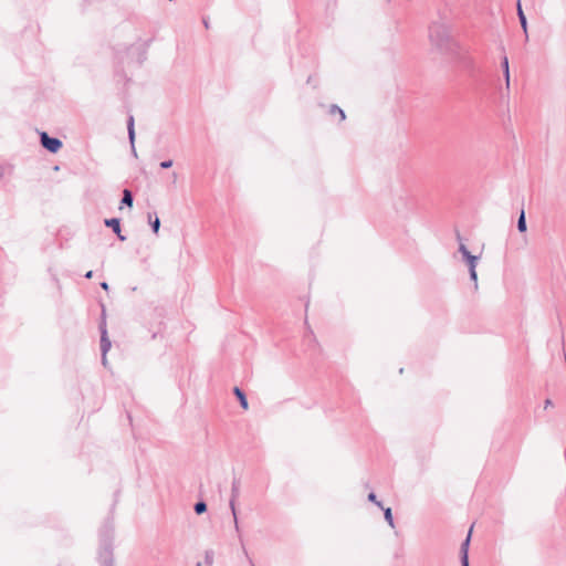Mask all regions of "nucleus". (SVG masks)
I'll return each instance as SVG.
<instances>
[{
  "instance_id": "nucleus-1",
  "label": "nucleus",
  "mask_w": 566,
  "mask_h": 566,
  "mask_svg": "<svg viewBox=\"0 0 566 566\" xmlns=\"http://www.w3.org/2000/svg\"><path fill=\"white\" fill-rule=\"evenodd\" d=\"M153 39L142 40L138 39L135 43L116 49L115 59L118 64L127 66L140 67L147 60L148 50Z\"/></svg>"
},
{
  "instance_id": "nucleus-2",
  "label": "nucleus",
  "mask_w": 566,
  "mask_h": 566,
  "mask_svg": "<svg viewBox=\"0 0 566 566\" xmlns=\"http://www.w3.org/2000/svg\"><path fill=\"white\" fill-rule=\"evenodd\" d=\"M429 39L431 44L442 52L450 51L452 48L450 30L444 23L433 22L429 27Z\"/></svg>"
},
{
  "instance_id": "nucleus-3",
  "label": "nucleus",
  "mask_w": 566,
  "mask_h": 566,
  "mask_svg": "<svg viewBox=\"0 0 566 566\" xmlns=\"http://www.w3.org/2000/svg\"><path fill=\"white\" fill-rule=\"evenodd\" d=\"M99 331H101V339H99L101 361H102L103 366H106V306L103 303H101Z\"/></svg>"
},
{
  "instance_id": "nucleus-4",
  "label": "nucleus",
  "mask_w": 566,
  "mask_h": 566,
  "mask_svg": "<svg viewBox=\"0 0 566 566\" xmlns=\"http://www.w3.org/2000/svg\"><path fill=\"white\" fill-rule=\"evenodd\" d=\"M239 495H240V481L238 479H233V481L231 483V497H230L229 505H230V509L233 514L234 526H235L237 532H239V522H238V517H237L235 501L238 500Z\"/></svg>"
},
{
  "instance_id": "nucleus-5",
  "label": "nucleus",
  "mask_w": 566,
  "mask_h": 566,
  "mask_svg": "<svg viewBox=\"0 0 566 566\" xmlns=\"http://www.w3.org/2000/svg\"><path fill=\"white\" fill-rule=\"evenodd\" d=\"M40 142L43 148L53 154L62 148V142L59 138L50 137L45 132L40 134Z\"/></svg>"
},
{
  "instance_id": "nucleus-6",
  "label": "nucleus",
  "mask_w": 566,
  "mask_h": 566,
  "mask_svg": "<svg viewBox=\"0 0 566 566\" xmlns=\"http://www.w3.org/2000/svg\"><path fill=\"white\" fill-rule=\"evenodd\" d=\"M471 532H472V527L470 528L467 538L461 544L460 555H461V565L462 566H470L469 565V546H470V539H471Z\"/></svg>"
},
{
  "instance_id": "nucleus-7",
  "label": "nucleus",
  "mask_w": 566,
  "mask_h": 566,
  "mask_svg": "<svg viewBox=\"0 0 566 566\" xmlns=\"http://www.w3.org/2000/svg\"><path fill=\"white\" fill-rule=\"evenodd\" d=\"M127 134L128 139L132 146V151L136 156V149H135V119L132 114L127 117Z\"/></svg>"
},
{
  "instance_id": "nucleus-8",
  "label": "nucleus",
  "mask_w": 566,
  "mask_h": 566,
  "mask_svg": "<svg viewBox=\"0 0 566 566\" xmlns=\"http://www.w3.org/2000/svg\"><path fill=\"white\" fill-rule=\"evenodd\" d=\"M108 228H111L112 231L117 234L120 241L126 240V237L120 233V220L118 218L108 219Z\"/></svg>"
},
{
  "instance_id": "nucleus-9",
  "label": "nucleus",
  "mask_w": 566,
  "mask_h": 566,
  "mask_svg": "<svg viewBox=\"0 0 566 566\" xmlns=\"http://www.w3.org/2000/svg\"><path fill=\"white\" fill-rule=\"evenodd\" d=\"M233 394L234 396L238 398L239 402H240V406L247 410L248 407H249V403H248V399H247V395L245 392L239 388V387H234L233 388Z\"/></svg>"
},
{
  "instance_id": "nucleus-10",
  "label": "nucleus",
  "mask_w": 566,
  "mask_h": 566,
  "mask_svg": "<svg viewBox=\"0 0 566 566\" xmlns=\"http://www.w3.org/2000/svg\"><path fill=\"white\" fill-rule=\"evenodd\" d=\"M148 222L154 233H158L160 228V220L156 212H148Z\"/></svg>"
},
{
  "instance_id": "nucleus-11",
  "label": "nucleus",
  "mask_w": 566,
  "mask_h": 566,
  "mask_svg": "<svg viewBox=\"0 0 566 566\" xmlns=\"http://www.w3.org/2000/svg\"><path fill=\"white\" fill-rule=\"evenodd\" d=\"M517 15L521 23V27L523 28L524 32H527V20L526 17L522 10L521 0H517Z\"/></svg>"
},
{
  "instance_id": "nucleus-12",
  "label": "nucleus",
  "mask_w": 566,
  "mask_h": 566,
  "mask_svg": "<svg viewBox=\"0 0 566 566\" xmlns=\"http://www.w3.org/2000/svg\"><path fill=\"white\" fill-rule=\"evenodd\" d=\"M134 201L133 192L128 189L123 191L122 205L132 207Z\"/></svg>"
},
{
  "instance_id": "nucleus-13",
  "label": "nucleus",
  "mask_w": 566,
  "mask_h": 566,
  "mask_svg": "<svg viewBox=\"0 0 566 566\" xmlns=\"http://www.w3.org/2000/svg\"><path fill=\"white\" fill-rule=\"evenodd\" d=\"M517 230L520 232H525L527 230L524 209H521V212H520V216L517 219Z\"/></svg>"
},
{
  "instance_id": "nucleus-14",
  "label": "nucleus",
  "mask_w": 566,
  "mask_h": 566,
  "mask_svg": "<svg viewBox=\"0 0 566 566\" xmlns=\"http://www.w3.org/2000/svg\"><path fill=\"white\" fill-rule=\"evenodd\" d=\"M479 256L473 254H468L465 258V262L468 264L469 270L476 269Z\"/></svg>"
},
{
  "instance_id": "nucleus-15",
  "label": "nucleus",
  "mask_w": 566,
  "mask_h": 566,
  "mask_svg": "<svg viewBox=\"0 0 566 566\" xmlns=\"http://www.w3.org/2000/svg\"><path fill=\"white\" fill-rule=\"evenodd\" d=\"M382 510H384L385 520L394 528L395 527V522H394L391 509L390 507H387V509L382 507Z\"/></svg>"
},
{
  "instance_id": "nucleus-16",
  "label": "nucleus",
  "mask_w": 566,
  "mask_h": 566,
  "mask_svg": "<svg viewBox=\"0 0 566 566\" xmlns=\"http://www.w3.org/2000/svg\"><path fill=\"white\" fill-rule=\"evenodd\" d=\"M214 559V552L212 549H207L205 552V565L212 566Z\"/></svg>"
},
{
  "instance_id": "nucleus-17",
  "label": "nucleus",
  "mask_w": 566,
  "mask_h": 566,
  "mask_svg": "<svg viewBox=\"0 0 566 566\" xmlns=\"http://www.w3.org/2000/svg\"><path fill=\"white\" fill-rule=\"evenodd\" d=\"M193 510L196 514L200 515L207 511V503L205 501H198L195 504Z\"/></svg>"
},
{
  "instance_id": "nucleus-18",
  "label": "nucleus",
  "mask_w": 566,
  "mask_h": 566,
  "mask_svg": "<svg viewBox=\"0 0 566 566\" xmlns=\"http://www.w3.org/2000/svg\"><path fill=\"white\" fill-rule=\"evenodd\" d=\"M334 113L339 114V120L340 122H343L345 119V117H346L345 116V112L342 108H339L337 105H332L331 106V114H334Z\"/></svg>"
},
{
  "instance_id": "nucleus-19",
  "label": "nucleus",
  "mask_w": 566,
  "mask_h": 566,
  "mask_svg": "<svg viewBox=\"0 0 566 566\" xmlns=\"http://www.w3.org/2000/svg\"><path fill=\"white\" fill-rule=\"evenodd\" d=\"M501 67L503 70V73L510 72L509 59L506 55H503V57H502Z\"/></svg>"
},
{
  "instance_id": "nucleus-20",
  "label": "nucleus",
  "mask_w": 566,
  "mask_h": 566,
  "mask_svg": "<svg viewBox=\"0 0 566 566\" xmlns=\"http://www.w3.org/2000/svg\"><path fill=\"white\" fill-rule=\"evenodd\" d=\"M368 501L375 503L377 506H379L380 509H382V503L380 501L377 500V496L374 492H370L368 494Z\"/></svg>"
},
{
  "instance_id": "nucleus-21",
  "label": "nucleus",
  "mask_w": 566,
  "mask_h": 566,
  "mask_svg": "<svg viewBox=\"0 0 566 566\" xmlns=\"http://www.w3.org/2000/svg\"><path fill=\"white\" fill-rule=\"evenodd\" d=\"M459 252L462 254L464 260L468 256V254H471L470 251L468 250V248L465 247V244H463V243H460Z\"/></svg>"
},
{
  "instance_id": "nucleus-22",
  "label": "nucleus",
  "mask_w": 566,
  "mask_h": 566,
  "mask_svg": "<svg viewBox=\"0 0 566 566\" xmlns=\"http://www.w3.org/2000/svg\"><path fill=\"white\" fill-rule=\"evenodd\" d=\"M469 273H470V279L471 281L474 282V286L478 287V274H476V270L475 269H472V270H469Z\"/></svg>"
},
{
  "instance_id": "nucleus-23",
  "label": "nucleus",
  "mask_w": 566,
  "mask_h": 566,
  "mask_svg": "<svg viewBox=\"0 0 566 566\" xmlns=\"http://www.w3.org/2000/svg\"><path fill=\"white\" fill-rule=\"evenodd\" d=\"M172 160L171 159H167V160H164L160 163V168L163 169H168L172 166Z\"/></svg>"
},
{
  "instance_id": "nucleus-24",
  "label": "nucleus",
  "mask_w": 566,
  "mask_h": 566,
  "mask_svg": "<svg viewBox=\"0 0 566 566\" xmlns=\"http://www.w3.org/2000/svg\"><path fill=\"white\" fill-rule=\"evenodd\" d=\"M503 75L505 78V87H506V90H510V72L503 73Z\"/></svg>"
},
{
  "instance_id": "nucleus-25",
  "label": "nucleus",
  "mask_w": 566,
  "mask_h": 566,
  "mask_svg": "<svg viewBox=\"0 0 566 566\" xmlns=\"http://www.w3.org/2000/svg\"><path fill=\"white\" fill-rule=\"evenodd\" d=\"M4 176V168L2 166H0V180L3 178Z\"/></svg>"
},
{
  "instance_id": "nucleus-26",
  "label": "nucleus",
  "mask_w": 566,
  "mask_h": 566,
  "mask_svg": "<svg viewBox=\"0 0 566 566\" xmlns=\"http://www.w3.org/2000/svg\"><path fill=\"white\" fill-rule=\"evenodd\" d=\"M552 405H553V402H552V400H551V399H546V400H545V408H547V407H549V406H552Z\"/></svg>"
},
{
  "instance_id": "nucleus-27",
  "label": "nucleus",
  "mask_w": 566,
  "mask_h": 566,
  "mask_svg": "<svg viewBox=\"0 0 566 566\" xmlns=\"http://www.w3.org/2000/svg\"><path fill=\"white\" fill-rule=\"evenodd\" d=\"M101 287L106 291V287H107L106 281L101 282Z\"/></svg>"
},
{
  "instance_id": "nucleus-28",
  "label": "nucleus",
  "mask_w": 566,
  "mask_h": 566,
  "mask_svg": "<svg viewBox=\"0 0 566 566\" xmlns=\"http://www.w3.org/2000/svg\"><path fill=\"white\" fill-rule=\"evenodd\" d=\"M92 274H93V272H92V271H88V272L85 274V277L90 279V277H92Z\"/></svg>"
},
{
  "instance_id": "nucleus-29",
  "label": "nucleus",
  "mask_w": 566,
  "mask_h": 566,
  "mask_svg": "<svg viewBox=\"0 0 566 566\" xmlns=\"http://www.w3.org/2000/svg\"><path fill=\"white\" fill-rule=\"evenodd\" d=\"M107 346H108V350H109V349H111V347H112V343H111V340H109V339H108Z\"/></svg>"
},
{
  "instance_id": "nucleus-30",
  "label": "nucleus",
  "mask_w": 566,
  "mask_h": 566,
  "mask_svg": "<svg viewBox=\"0 0 566 566\" xmlns=\"http://www.w3.org/2000/svg\"><path fill=\"white\" fill-rule=\"evenodd\" d=\"M125 82H130V78L126 77L125 75L123 76Z\"/></svg>"
},
{
  "instance_id": "nucleus-31",
  "label": "nucleus",
  "mask_w": 566,
  "mask_h": 566,
  "mask_svg": "<svg viewBox=\"0 0 566 566\" xmlns=\"http://www.w3.org/2000/svg\"><path fill=\"white\" fill-rule=\"evenodd\" d=\"M197 566H203L201 562H198L197 563Z\"/></svg>"
}]
</instances>
